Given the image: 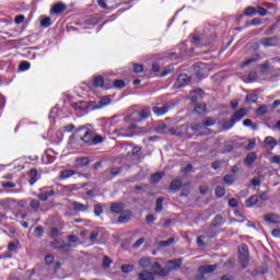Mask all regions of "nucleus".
<instances>
[{"label":"nucleus","instance_id":"obj_56","mask_svg":"<svg viewBox=\"0 0 280 280\" xmlns=\"http://www.w3.org/2000/svg\"><path fill=\"white\" fill-rule=\"evenodd\" d=\"M141 119H148L150 117V108L148 109H142L140 113Z\"/></svg>","mask_w":280,"mask_h":280},{"label":"nucleus","instance_id":"obj_18","mask_svg":"<svg viewBox=\"0 0 280 280\" xmlns=\"http://www.w3.org/2000/svg\"><path fill=\"white\" fill-rule=\"evenodd\" d=\"M28 176H30V179H28L30 185H34L36 180H38L39 178L38 171H36V168H31Z\"/></svg>","mask_w":280,"mask_h":280},{"label":"nucleus","instance_id":"obj_13","mask_svg":"<svg viewBox=\"0 0 280 280\" xmlns=\"http://www.w3.org/2000/svg\"><path fill=\"white\" fill-rule=\"evenodd\" d=\"M89 163H91V161L89 160L88 156H85V158H78V159L75 160V165H74V167H75L77 170H80V167H86V165H89Z\"/></svg>","mask_w":280,"mask_h":280},{"label":"nucleus","instance_id":"obj_53","mask_svg":"<svg viewBox=\"0 0 280 280\" xmlns=\"http://www.w3.org/2000/svg\"><path fill=\"white\" fill-rule=\"evenodd\" d=\"M229 206L232 207V209H235V208L240 207V202L237 201V199L231 198L229 200Z\"/></svg>","mask_w":280,"mask_h":280},{"label":"nucleus","instance_id":"obj_64","mask_svg":"<svg viewBox=\"0 0 280 280\" xmlns=\"http://www.w3.org/2000/svg\"><path fill=\"white\" fill-rule=\"evenodd\" d=\"M270 161L272 163H276V165H280V155H273L271 156Z\"/></svg>","mask_w":280,"mask_h":280},{"label":"nucleus","instance_id":"obj_44","mask_svg":"<svg viewBox=\"0 0 280 280\" xmlns=\"http://www.w3.org/2000/svg\"><path fill=\"white\" fill-rule=\"evenodd\" d=\"M1 187H3L4 189H14V187H16V184H14L13 182H2Z\"/></svg>","mask_w":280,"mask_h":280},{"label":"nucleus","instance_id":"obj_20","mask_svg":"<svg viewBox=\"0 0 280 280\" xmlns=\"http://www.w3.org/2000/svg\"><path fill=\"white\" fill-rule=\"evenodd\" d=\"M110 98L108 96H103L98 104L95 105V108L100 109V108H104L105 106H108V104H110Z\"/></svg>","mask_w":280,"mask_h":280},{"label":"nucleus","instance_id":"obj_57","mask_svg":"<svg viewBox=\"0 0 280 280\" xmlns=\"http://www.w3.org/2000/svg\"><path fill=\"white\" fill-rule=\"evenodd\" d=\"M31 65L28 61H23L20 63L21 71H27L30 69Z\"/></svg>","mask_w":280,"mask_h":280},{"label":"nucleus","instance_id":"obj_24","mask_svg":"<svg viewBox=\"0 0 280 280\" xmlns=\"http://www.w3.org/2000/svg\"><path fill=\"white\" fill-rule=\"evenodd\" d=\"M95 89H104V77L97 75L94 78Z\"/></svg>","mask_w":280,"mask_h":280},{"label":"nucleus","instance_id":"obj_63","mask_svg":"<svg viewBox=\"0 0 280 280\" xmlns=\"http://www.w3.org/2000/svg\"><path fill=\"white\" fill-rule=\"evenodd\" d=\"M212 170H220L222 167V163L220 161H214L211 164Z\"/></svg>","mask_w":280,"mask_h":280},{"label":"nucleus","instance_id":"obj_54","mask_svg":"<svg viewBox=\"0 0 280 280\" xmlns=\"http://www.w3.org/2000/svg\"><path fill=\"white\" fill-rule=\"evenodd\" d=\"M110 264H113V260H110L108 256H105L103 259V268H110Z\"/></svg>","mask_w":280,"mask_h":280},{"label":"nucleus","instance_id":"obj_23","mask_svg":"<svg viewBox=\"0 0 280 280\" xmlns=\"http://www.w3.org/2000/svg\"><path fill=\"white\" fill-rule=\"evenodd\" d=\"M256 202H259V197L257 195H254L245 201V205L246 207L250 208V207H255Z\"/></svg>","mask_w":280,"mask_h":280},{"label":"nucleus","instance_id":"obj_3","mask_svg":"<svg viewBox=\"0 0 280 280\" xmlns=\"http://www.w3.org/2000/svg\"><path fill=\"white\" fill-rule=\"evenodd\" d=\"M190 128L192 132H199V135L201 136L211 135V129L207 128V126L205 125V121L192 122Z\"/></svg>","mask_w":280,"mask_h":280},{"label":"nucleus","instance_id":"obj_22","mask_svg":"<svg viewBox=\"0 0 280 280\" xmlns=\"http://www.w3.org/2000/svg\"><path fill=\"white\" fill-rule=\"evenodd\" d=\"M265 222H269L270 224H277V221L279 220V215L275 213H269L264 217Z\"/></svg>","mask_w":280,"mask_h":280},{"label":"nucleus","instance_id":"obj_21","mask_svg":"<svg viewBox=\"0 0 280 280\" xmlns=\"http://www.w3.org/2000/svg\"><path fill=\"white\" fill-rule=\"evenodd\" d=\"M60 178L62 180L67 179V178H71V176H75V171L73 170H63L60 172Z\"/></svg>","mask_w":280,"mask_h":280},{"label":"nucleus","instance_id":"obj_41","mask_svg":"<svg viewBox=\"0 0 280 280\" xmlns=\"http://www.w3.org/2000/svg\"><path fill=\"white\" fill-rule=\"evenodd\" d=\"M155 211L156 213H161L163 211V198H159L155 202Z\"/></svg>","mask_w":280,"mask_h":280},{"label":"nucleus","instance_id":"obj_30","mask_svg":"<svg viewBox=\"0 0 280 280\" xmlns=\"http://www.w3.org/2000/svg\"><path fill=\"white\" fill-rule=\"evenodd\" d=\"M158 135H167V125L165 122L160 124L156 127Z\"/></svg>","mask_w":280,"mask_h":280},{"label":"nucleus","instance_id":"obj_7","mask_svg":"<svg viewBox=\"0 0 280 280\" xmlns=\"http://www.w3.org/2000/svg\"><path fill=\"white\" fill-rule=\"evenodd\" d=\"M119 174H121V167L119 166H114L103 172V176L106 177V180H113L110 176H119Z\"/></svg>","mask_w":280,"mask_h":280},{"label":"nucleus","instance_id":"obj_61","mask_svg":"<svg viewBox=\"0 0 280 280\" xmlns=\"http://www.w3.org/2000/svg\"><path fill=\"white\" fill-rule=\"evenodd\" d=\"M145 242V238L140 237L136 243L133 244V248H140L141 245Z\"/></svg>","mask_w":280,"mask_h":280},{"label":"nucleus","instance_id":"obj_1","mask_svg":"<svg viewBox=\"0 0 280 280\" xmlns=\"http://www.w3.org/2000/svg\"><path fill=\"white\" fill-rule=\"evenodd\" d=\"M238 259L242 268H246V266H248V261H250V256L248 254V245L243 244L238 246Z\"/></svg>","mask_w":280,"mask_h":280},{"label":"nucleus","instance_id":"obj_48","mask_svg":"<svg viewBox=\"0 0 280 280\" xmlns=\"http://www.w3.org/2000/svg\"><path fill=\"white\" fill-rule=\"evenodd\" d=\"M104 141V138L102 136H93L91 145H97V143H102Z\"/></svg>","mask_w":280,"mask_h":280},{"label":"nucleus","instance_id":"obj_17","mask_svg":"<svg viewBox=\"0 0 280 280\" xmlns=\"http://www.w3.org/2000/svg\"><path fill=\"white\" fill-rule=\"evenodd\" d=\"M138 265L141 268H150V266H152V258L150 257H142L139 259Z\"/></svg>","mask_w":280,"mask_h":280},{"label":"nucleus","instance_id":"obj_60","mask_svg":"<svg viewBox=\"0 0 280 280\" xmlns=\"http://www.w3.org/2000/svg\"><path fill=\"white\" fill-rule=\"evenodd\" d=\"M197 244L198 246H201V247L207 246V243H205V235L198 236Z\"/></svg>","mask_w":280,"mask_h":280},{"label":"nucleus","instance_id":"obj_39","mask_svg":"<svg viewBox=\"0 0 280 280\" xmlns=\"http://www.w3.org/2000/svg\"><path fill=\"white\" fill-rule=\"evenodd\" d=\"M207 110V105L205 104H199L195 107V113H197V115H202V113H206Z\"/></svg>","mask_w":280,"mask_h":280},{"label":"nucleus","instance_id":"obj_58","mask_svg":"<svg viewBox=\"0 0 280 280\" xmlns=\"http://www.w3.org/2000/svg\"><path fill=\"white\" fill-rule=\"evenodd\" d=\"M255 145H257V142L255 139H252L248 141V144L246 145V150H255Z\"/></svg>","mask_w":280,"mask_h":280},{"label":"nucleus","instance_id":"obj_36","mask_svg":"<svg viewBox=\"0 0 280 280\" xmlns=\"http://www.w3.org/2000/svg\"><path fill=\"white\" fill-rule=\"evenodd\" d=\"M132 270H135L133 265L127 264L121 266V272H125V275L132 272Z\"/></svg>","mask_w":280,"mask_h":280},{"label":"nucleus","instance_id":"obj_62","mask_svg":"<svg viewBox=\"0 0 280 280\" xmlns=\"http://www.w3.org/2000/svg\"><path fill=\"white\" fill-rule=\"evenodd\" d=\"M133 71L135 73H141L143 71V66L139 63L133 65Z\"/></svg>","mask_w":280,"mask_h":280},{"label":"nucleus","instance_id":"obj_19","mask_svg":"<svg viewBox=\"0 0 280 280\" xmlns=\"http://www.w3.org/2000/svg\"><path fill=\"white\" fill-rule=\"evenodd\" d=\"M180 264L182 261L178 260V259H174V260H171L167 262V269L168 272L172 271V270H176V268H180Z\"/></svg>","mask_w":280,"mask_h":280},{"label":"nucleus","instance_id":"obj_34","mask_svg":"<svg viewBox=\"0 0 280 280\" xmlns=\"http://www.w3.org/2000/svg\"><path fill=\"white\" fill-rule=\"evenodd\" d=\"M49 196H54V190H50L46 194H39L37 198H39V200H42L43 202H47V200H49Z\"/></svg>","mask_w":280,"mask_h":280},{"label":"nucleus","instance_id":"obj_15","mask_svg":"<svg viewBox=\"0 0 280 280\" xmlns=\"http://www.w3.org/2000/svg\"><path fill=\"white\" fill-rule=\"evenodd\" d=\"M187 84H189V75L185 73L179 74L177 78V86H187Z\"/></svg>","mask_w":280,"mask_h":280},{"label":"nucleus","instance_id":"obj_32","mask_svg":"<svg viewBox=\"0 0 280 280\" xmlns=\"http://www.w3.org/2000/svg\"><path fill=\"white\" fill-rule=\"evenodd\" d=\"M235 126V120L231 118L230 120H225L222 125L223 130H231Z\"/></svg>","mask_w":280,"mask_h":280},{"label":"nucleus","instance_id":"obj_38","mask_svg":"<svg viewBox=\"0 0 280 280\" xmlns=\"http://www.w3.org/2000/svg\"><path fill=\"white\" fill-rule=\"evenodd\" d=\"M259 61V56H256V57H253V58H249L247 60H245L241 67H248V65H253V62H258Z\"/></svg>","mask_w":280,"mask_h":280},{"label":"nucleus","instance_id":"obj_6","mask_svg":"<svg viewBox=\"0 0 280 280\" xmlns=\"http://www.w3.org/2000/svg\"><path fill=\"white\" fill-rule=\"evenodd\" d=\"M218 266L215 265H202L198 268V272L201 275L199 279L197 278L196 280H202L205 277L202 275H211V272L215 271Z\"/></svg>","mask_w":280,"mask_h":280},{"label":"nucleus","instance_id":"obj_37","mask_svg":"<svg viewBox=\"0 0 280 280\" xmlns=\"http://www.w3.org/2000/svg\"><path fill=\"white\" fill-rule=\"evenodd\" d=\"M257 100H258L257 94H248L245 98V102L246 104H255Z\"/></svg>","mask_w":280,"mask_h":280},{"label":"nucleus","instance_id":"obj_52","mask_svg":"<svg viewBox=\"0 0 280 280\" xmlns=\"http://www.w3.org/2000/svg\"><path fill=\"white\" fill-rule=\"evenodd\" d=\"M163 178V175L161 173H155L151 176V183H159Z\"/></svg>","mask_w":280,"mask_h":280},{"label":"nucleus","instance_id":"obj_33","mask_svg":"<svg viewBox=\"0 0 280 280\" xmlns=\"http://www.w3.org/2000/svg\"><path fill=\"white\" fill-rule=\"evenodd\" d=\"M265 143L267 144V145H271V150L272 149H275V148H277V140L273 138V137H266L265 138Z\"/></svg>","mask_w":280,"mask_h":280},{"label":"nucleus","instance_id":"obj_14","mask_svg":"<svg viewBox=\"0 0 280 280\" xmlns=\"http://www.w3.org/2000/svg\"><path fill=\"white\" fill-rule=\"evenodd\" d=\"M255 161H257V153L256 152L248 153L246 155V158L244 159V163L248 167H250Z\"/></svg>","mask_w":280,"mask_h":280},{"label":"nucleus","instance_id":"obj_59","mask_svg":"<svg viewBox=\"0 0 280 280\" xmlns=\"http://www.w3.org/2000/svg\"><path fill=\"white\" fill-rule=\"evenodd\" d=\"M257 14H259L260 16H266L268 14V11L262 8V7H258L256 10Z\"/></svg>","mask_w":280,"mask_h":280},{"label":"nucleus","instance_id":"obj_11","mask_svg":"<svg viewBox=\"0 0 280 280\" xmlns=\"http://www.w3.org/2000/svg\"><path fill=\"white\" fill-rule=\"evenodd\" d=\"M0 205L3 207V209H12V207L16 205V199L14 198L1 199Z\"/></svg>","mask_w":280,"mask_h":280},{"label":"nucleus","instance_id":"obj_12","mask_svg":"<svg viewBox=\"0 0 280 280\" xmlns=\"http://www.w3.org/2000/svg\"><path fill=\"white\" fill-rule=\"evenodd\" d=\"M65 10H67V5L65 3H57L52 7V9L50 10L51 14H62V12H65Z\"/></svg>","mask_w":280,"mask_h":280},{"label":"nucleus","instance_id":"obj_9","mask_svg":"<svg viewBox=\"0 0 280 280\" xmlns=\"http://www.w3.org/2000/svg\"><path fill=\"white\" fill-rule=\"evenodd\" d=\"M152 110H153L154 115H156L158 117H161V116L167 115V113H170V106H167V105H163L162 107L153 106Z\"/></svg>","mask_w":280,"mask_h":280},{"label":"nucleus","instance_id":"obj_28","mask_svg":"<svg viewBox=\"0 0 280 280\" xmlns=\"http://www.w3.org/2000/svg\"><path fill=\"white\" fill-rule=\"evenodd\" d=\"M214 194L217 198H223L224 194H226V189L224 188V186H217Z\"/></svg>","mask_w":280,"mask_h":280},{"label":"nucleus","instance_id":"obj_8","mask_svg":"<svg viewBox=\"0 0 280 280\" xmlns=\"http://www.w3.org/2000/svg\"><path fill=\"white\" fill-rule=\"evenodd\" d=\"M247 113L246 108H241L234 113L232 120H234V124H237V121H242L246 117Z\"/></svg>","mask_w":280,"mask_h":280},{"label":"nucleus","instance_id":"obj_2","mask_svg":"<svg viewBox=\"0 0 280 280\" xmlns=\"http://www.w3.org/2000/svg\"><path fill=\"white\" fill-rule=\"evenodd\" d=\"M77 132H83V136H80L81 141H83V143H85L86 145H91L94 136L93 131H91L86 127H81L77 130Z\"/></svg>","mask_w":280,"mask_h":280},{"label":"nucleus","instance_id":"obj_49","mask_svg":"<svg viewBox=\"0 0 280 280\" xmlns=\"http://www.w3.org/2000/svg\"><path fill=\"white\" fill-rule=\"evenodd\" d=\"M257 115H266L268 113V105H261L257 110Z\"/></svg>","mask_w":280,"mask_h":280},{"label":"nucleus","instance_id":"obj_47","mask_svg":"<svg viewBox=\"0 0 280 280\" xmlns=\"http://www.w3.org/2000/svg\"><path fill=\"white\" fill-rule=\"evenodd\" d=\"M202 36L201 35H195L192 37V44L196 45V47H200V43H202Z\"/></svg>","mask_w":280,"mask_h":280},{"label":"nucleus","instance_id":"obj_29","mask_svg":"<svg viewBox=\"0 0 280 280\" xmlns=\"http://www.w3.org/2000/svg\"><path fill=\"white\" fill-rule=\"evenodd\" d=\"M174 244V237L168 238L167 241H161L158 243L160 248H166V246H172Z\"/></svg>","mask_w":280,"mask_h":280},{"label":"nucleus","instance_id":"obj_55","mask_svg":"<svg viewBox=\"0 0 280 280\" xmlns=\"http://www.w3.org/2000/svg\"><path fill=\"white\" fill-rule=\"evenodd\" d=\"M94 213L95 215H102V213H104V209H102V205L98 203L94 207Z\"/></svg>","mask_w":280,"mask_h":280},{"label":"nucleus","instance_id":"obj_35","mask_svg":"<svg viewBox=\"0 0 280 280\" xmlns=\"http://www.w3.org/2000/svg\"><path fill=\"white\" fill-rule=\"evenodd\" d=\"M243 126L252 127V130H258L257 124H254L252 119L243 120Z\"/></svg>","mask_w":280,"mask_h":280},{"label":"nucleus","instance_id":"obj_10","mask_svg":"<svg viewBox=\"0 0 280 280\" xmlns=\"http://www.w3.org/2000/svg\"><path fill=\"white\" fill-rule=\"evenodd\" d=\"M130 218H132L130 210L122 211L118 218V222L119 224H126V222L130 221Z\"/></svg>","mask_w":280,"mask_h":280},{"label":"nucleus","instance_id":"obj_27","mask_svg":"<svg viewBox=\"0 0 280 280\" xmlns=\"http://www.w3.org/2000/svg\"><path fill=\"white\" fill-rule=\"evenodd\" d=\"M110 211H113V213H121V211H124V205L113 203L110 207Z\"/></svg>","mask_w":280,"mask_h":280},{"label":"nucleus","instance_id":"obj_42","mask_svg":"<svg viewBox=\"0 0 280 280\" xmlns=\"http://www.w3.org/2000/svg\"><path fill=\"white\" fill-rule=\"evenodd\" d=\"M218 120L213 117H208L206 120H203V124L206 126V128H208L209 126H215V122Z\"/></svg>","mask_w":280,"mask_h":280},{"label":"nucleus","instance_id":"obj_5","mask_svg":"<svg viewBox=\"0 0 280 280\" xmlns=\"http://www.w3.org/2000/svg\"><path fill=\"white\" fill-rule=\"evenodd\" d=\"M260 45L264 47H277L280 45V38L278 36L264 37L260 39Z\"/></svg>","mask_w":280,"mask_h":280},{"label":"nucleus","instance_id":"obj_46","mask_svg":"<svg viewBox=\"0 0 280 280\" xmlns=\"http://www.w3.org/2000/svg\"><path fill=\"white\" fill-rule=\"evenodd\" d=\"M44 233L45 230L43 229V226H37L34 231V236L39 238L43 237Z\"/></svg>","mask_w":280,"mask_h":280},{"label":"nucleus","instance_id":"obj_25","mask_svg":"<svg viewBox=\"0 0 280 280\" xmlns=\"http://www.w3.org/2000/svg\"><path fill=\"white\" fill-rule=\"evenodd\" d=\"M73 209L74 211H88L89 205L80 203L78 201L73 202Z\"/></svg>","mask_w":280,"mask_h":280},{"label":"nucleus","instance_id":"obj_31","mask_svg":"<svg viewBox=\"0 0 280 280\" xmlns=\"http://www.w3.org/2000/svg\"><path fill=\"white\" fill-rule=\"evenodd\" d=\"M245 82H257V72L250 71L244 79Z\"/></svg>","mask_w":280,"mask_h":280},{"label":"nucleus","instance_id":"obj_16","mask_svg":"<svg viewBox=\"0 0 280 280\" xmlns=\"http://www.w3.org/2000/svg\"><path fill=\"white\" fill-rule=\"evenodd\" d=\"M180 187H183V182H180V179H174L171 182L170 191H172L174 194V192L178 191V189H180Z\"/></svg>","mask_w":280,"mask_h":280},{"label":"nucleus","instance_id":"obj_50","mask_svg":"<svg viewBox=\"0 0 280 280\" xmlns=\"http://www.w3.org/2000/svg\"><path fill=\"white\" fill-rule=\"evenodd\" d=\"M223 222L222 215H217L214 217L213 221H212V225L213 226H220Z\"/></svg>","mask_w":280,"mask_h":280},{"label":"nucleus","instance_id":"obj_45","mask_svg":"<svg viewBox=\"0 0 280 280\" xmlns=\"http://www.w3.org/2000/svg\"><path fill=\"white\" fill-rule=\"evenodd\" d=\"M42 27H51V18H44L40 21Z\"/></svg>","mask_w":280,"mask_h":280},{"label":"nucleus","instance_id":"obj_40","mask_svg":"<svg viewBox=\"0 0 280 280\" xmlns=\"http://www.w3.org/2000/svg\"><path fill=\"white\" fill-rule=\"evenodd\" d=\"M223 183H225V185H233V183H235V177H233V175H225L223 177Z\"/></svg>","mask_w":280,"mask_h":280},{"label":"nucleus","instance_id":"obj_26","mask_svg":"<svg viewBox=\"0 0 280 280\" xmlns=\"http://www.w3.org/2000/svg\"><path fill=\"white\" fill-rule=\"evenodd\" d=\"M88 106H89V104L84 101H81L79 103L73 104L74 110H86Z\"/></svg>","mask_w":280,"mask_h":280},{"label":"nucleus","instance_id":"obj_51","mask_svg":"<svg viewBox=\"0 0 280 280\" xmlns=\"http://www.w3.org/2000/svg\"><path fill=\"white\" fill-rule=\"evenodd\" d=\"M114 86L115 89H124V86H126V82L124 80H115Z\"/></svg>","mask_w":280,"mask_h":280},{"label":"nucleus","instance_id":"obj_43","mask_svg":"<svg viewBox=\"0 0 280 280\" xmlns=\"http://www.w3.org/2000/svg\"><path fill=\"white\" fill-rule=\"evenodd\" d=\"M255 14H257V9L253 7H248L247 9H245L246 16H255Z\"/></svg>","mask_w":280,"mask_h":280},{"label":"nucleus","instance_id":"obj_4","mask_svg":"<svg viewBox=\"0 0 280 280\" xmlns=\"http://www.w3.org/2000/svg\"><path fill=\"white\" fill-rule=\"evenodd\" d=\"M151 272L158 275V277H167L170 275V270L167 268H162L159 262H151Z\"/></svg>","mask_w":280,"mask_h":280}]
</instances>
